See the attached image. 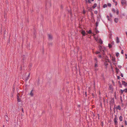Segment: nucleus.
I'll return each instance as SVG.
<instances>
[{
  "mask_svg": "<svg viewBox=\"0 0 127 127\" xmlns=\"http://www.w3.org/2000/svg\"><path fill=\"white\" fill-rule=\"evenodd\" d=\"M99 51H96V54H98L101 53L102 55H104V51L105 50V48L102 47L100 45L99 46Z\"/></svg>",
  "mask_w": 127,
  "mask_h": 127,
  "instance_id": "obj_1",
  "label": "nucleus"
},
{
  "mask_svg": "<svg viewBox=\"0 0 127 127\" xmlns=\"http://www.w3.org/2000/svg\"><path fill=\"white\" fill-rule=\"evenodd\" d=\"M30 75V73H27L26 72L25 73V77L26 81H27L29 79Z\"/></svg>",
  "mask_w": 127,
  "mask_h": 127,
  "instance_id": "obj_2",
  "label": "nucleus"
},
{
  "mask_svg": "<svg viewBox=\"0 0 127 127\" xmlns=\"http://www.w3.org/2000/svg\"><path fill=\"white\" fill-rule=\"evenodd\" d=\"M118 120V118L116 116L114 119V122L115 125H117L118 122L117 120Z\"/></svg>",
  "mask_w": 127,
  "mask_h": 127,
  "instance_id": "obj_3",
  "label": "nucleus"
},
{
  "mask_svg": "<svg viewBox=\"0 0 127 127\" xmlns=\"http://www.w3.org/2000/svg\"><path fill=\"white\" fill-rule=\"evenodd\" d=\"M121 2L122 5H123L126 4V0H122Z\"/></svg>",
  "mask_w": 127,
  "mask_h": 127,
  "instance_id": "obj_4",
  "label": "nucleus"
},
{
  "mask_svg": "<svg viewBox=\"0 0 127 127\" xmlns=\"http://www.w3.org/2000/svg\"><path fill=\"white\" fill-rule=\"evenodd\" d=\"M5 119L6 121H9V119L8 116L7 115V113H6L5 116Z\"/></svg>",
  "mask_w": 127,
  "mask_h": 127,
  "instance_id": "obj_5",
  "label": "nucleus"
},
{
  "mask_svg": "<svg viewBox=\"0 0 127 127\" xmlns=\"http://www.w3.org/2000/svg\"><path fill=\"white\" fill-rule=\"evenodd\" d=\"M122 84L125 87H126L127 86V83L125 82L124 81H122Z\"/></svg>",
  "mask_w": 127,
  "mask_h": 127,
  "instance_id": "obj_6",
  "label": "nucleus"
},
{
  "mask_svg": "<svg viewBox=\"0 0 127 127\" xmlns=\"http://www.w3.org/2000/svg\"><path fill=\"white\" fill-rule=\"evenodd\" d=\"M17 101L18 102H20L21 101V99L19 98V96L18 95V94H17Z\"/></svg>",
  "mask_w": 127,
  "mask_h": 127,
  "instance_id": "obj_7",
  "label": "nucleus"
},
{
  "mask_svg": "<svg viewBox=\"0 0 127 127\" xmlns=\"http://www.w3.org/2000/svg\"><path fill=\"white\" fill-rule=\"evenodd\" d=\"M81 33L83 35V36H84L86 34L85 31H84L82 30L81 31Z\"/></svg>",
  "mask_w": 127,
  "mask_h": 127,
  "instance_id": "obj_8",
  "label": "nucleus"
},
{
  "mask_svg": "<svg viewBox=\"0 0 127 127\" xmlns=\"http://www.w3.org/2000/svg\"><path fill=\"white\" fill-rule=\"evenodd\" d=\"M98 63H95V69L96 70H96V68L98 67Z\"/></svg>",
  "mask_w": 127,
  "mask_h": 127,
  "instance_id": "obj_9",
  "label": "nucleus"
},
{
  "mask_svg": "<svg viewBox=\"0 0 127 127\" xmlns=\"http://www.w3.org/2000/svg\"><path fill=\"white\" fill-rule=\"evenodd\" d=\"M120 42L119 40V37H117L116 39V42L118 43Z\"/></svg>",
  "mask_w": 127,
  "mask_h": 127,
  "instance_id": "obj_10",
  "label": "nucleus"
},
{
  "mask_svg": "<svg viewBox=\"0 0 127 127\" xmlns=\"http://www.w3.org/2000/svg\"><path fill=\"white\" fill-rule=\"evenodd\" d=\"M48 36L49 39L51 40V39H52V36L50 34H49L48 35Z\"/></svg>",
  "mask_w": 127,
  "mask_h": 127,
  "instance_id": "obj_11",
  "label": "nucleus"
},
{
  "mask_svg": "<svg viewBox=\"0 0 127 127\" xmlns=\"http://www.w3.org/2000/svg\"><path fill=\"white\" fill-rule=\"evenodd\" d=\"M33 91V90L32 89L31 92H30V95L32 96H33V93L32 92V91Z\"/></svg>",
  "mask_w": 127,
  "mask_h": 127,
  "instance_id": "obj_12",
  "label": "nucleus"
},
{
  "mask_svg": "<svg viewBox=\"0 0 127 127\" xmlns=\"http://www.w3.org/2000/svg\"><path fill=\"white\" fill-rule=\"evenodd\" d=\"M116 108L117 109H118L119 110H120L121 109V108L120 106V105H118L116 107Z\"/></svg>",
  "mask_w": 127,
  "mask_h": 127,
  "instance_id": "obj_13",
  "label": "nucleus"
},
{
  "mask_svg": "<svg viewBox=\"0 0 127 127\" xmlns=\"http://www.w3.org/2000/svg\"><path fill=\"white\" fill-rule=\"evenodd\" d=\"M99 43L101 44L102 43L103 41L101 39H100L99 40Z\"/></svg>",
  "mask_w": 127,
  "mask_h": 127,
  "instance_id": "obj_14",
  "label": "nucleus"
},
{
  "mask_svg": "<svg viewBox=\"0 0 127 127\" xmlns=\"http://www.w3.org/2000/svg\"><path fill=\"white\" fill-rule=\"evenodd\" d=\"M104 64L105 66V68H107V67L108 66V63H106V62H104Z\"/></svg>",
  "mask_w": 127,
  "mask_h": 127,
  "instance_id": "obj_15",
  "label": "nucleus"
},
{
  "mask_svg": "<svg viewBox=\"0 0 127 127\" xmlns=\"http://www.w3.org/2000/svg\"><path fill=\"white\" fill-rule=\"evenodd\" d=\"M119 120L120 121H122L123 120V117L122 116H120L119 117Z\"/></svg>",
  "mask_w": 127,
  "mask_h": 127,
  "instance_id": "obj_16",
  "label": "nucleus"
},
{
  "mask_svg": "<svg viewBox=\"0 0 127 127\" xmlns=\"http://www.w3.org/2000/svg\"><path fill=\"white\" fill-rule=\"evenodd\" d=\"M115 22H116V23H117L118 21V19L117 18H115Z\"/></svg>",
  "mask_w": 127,
  "mask_h": 127,
  "instance_id": "obj_17",
  "label": "nucleus"
},
{
  "mask_svg": "<svg viewBox=\"0 0 127 127\" xmlns=\"http://www.w3.org/2000/svg\"><path fill=\"white\" fill-rule=\"evenodd\" d=\"M97 6V4L96 3H95L93 6V8H95Z\"/></svg>",
  "mask_w": 127,
  "mask_h": 127,
  "instance_id": "obj_18",
  "label": "nucleus"
},
{
  "mask_svg": "<svg viewBox=\"0 0 127 127\" xmlns=\"http://www.w3.org/2000/svg\"><path fill=\"white\" fill-rule=\"evenodd\" d=\"M87 32L89 34H91L92 33V31L91 30H90L89 31H87Z\"/></svg>",
  "mask_w": 127,
  "mask_h": 127,
  "instance_id": "obj_19",
  "label": "nucleus"
},
{
  "mask_svg": "<svg viewBox=\"0 0 127 127\" xmlns=\"http://www.w3.org/2000/svg\"><path fill=\"white\" fill-rule=\"evenodd\" d=\"M94 60L95 61V63H98V61H97V59L96 58H94Z\"/></svg>",
  "mask_w": 127,
  "mask_h": 127,
  "instance_id": "obj_20",
  "label": "nucleus"
},
{
  "mask_svg": "<svg viewBox=\"0 0 127 127\" xmlns=\"http://www.w3.org/2000/svg\"><path fill=\"white\" fill-rule=\"evenodd\" d=\"M99 22L97 21L95 23V26L96 27H97L98 26V24Z\"/></svg>",
  "mask_w": 127,
  "mask_h": 127,
  "instance_id": "obj_21",
  "label": "nucleus"
},
{
  "mask_svg": "<svg viewBox=\"0 0 127 127\" xmlns=\"http://www.w3.org/2000/svg\"><path fill=\"white\" fill-rule=\"evenodd\" d=\"M109 62V60L108 59H106L105 60V62H106V63H107Z\"/></svg>",
  "mask_w": 127,
  "mask_h": 127,
  "instance_id": "obj_22",
  "label": "nucleus"
},
{
  "mask_svg": "<svg viewBox=\"0 0 127 127\" xmlns=\"http://www.w3.org/2000/svg\"><path fill=\"white\" fill-rule=\"evenodd\" d=\"M112 61L113 62H115V59L114 57L112 58Z\"/></svg>",
  "mask_w": 127,
  "mask_h": 127,
  "instance_id": "obj_23",
  "label": "nucleus"
},
{
  "mask_svg": "<svg viewBox=\"0 0 127 127\" xmlns=\"http://www.w3.org/2000/svg\"><path fill=\"white\" fill-rule=\"evenodd\" d=\"M106 17L108 21H111L110 19V18H109V17L108 16V15L107 16H106Z\"/></svg>",
  "mask_w": 127,
  "mask_h": 127,
  "instance_id": "obj_24",
  "label": "nucleus"
},
{
  "mask_svg": "<svg viewBox=\"0 0 127 127\" xmlns=\"http://www.w3.org/2000/svg\"><path fill=\"white\" fill-rule=\"evenodd\" d=\"M107 5L106 4H104L103 5V7L104 8L107 7Z\"/></svg>",
  "mask_w": 127,
  "mask_h": 127,
  "instance_id": "obj_25",
  "label": "nucleus"
},
{
  "mask_svg": "<svg viewBox=\"0 0 127 127\" xmlns=\"http://www.w3.org/2000/svg\"><path fill=\"white\" fill-rule=\"evenodd\" d=\"M112 45H111L110 44H108V47L109 48H111L112 47Z\"/></svg>",
  "mask_w": 127,
  "mask_h": 127,
  "instance_id": "obj_26",
  "label": "nucleus"
},
{
  "mask_svg": "<svg viewBox=\"0 0 127 127\" xmlns=\"http://www.w3.org/2000/svg\"><path fill=\"white\" fill-rule=\"evenodd\" d=\"M116 13L117 15H118L119 13V11L118 10H117L116 11Z\"/></svg>",
  "mask_w": 127,
  "mask_h": 127,
  "instance_id": "obj_27",
  "label": "nucleus"
},
{
  "mask_svg": "<svg viewBox=\"0 0 127 127\" xmlns=\"http://www.w3.org/2000/svg\"><path fill=\"white\" fill-rule=\"evenodd\" d=\"M119 54L118 53H116V56L117 57H118L119 56Z\"/></svg>",
  "mask_w": 127,
  "mask_h": 127,
  "instance_id": "obj_28",
  "label": "nucleus"
},
{
  "mask_svg": "<svg viewBox=\"0 0 127 127\" xmlns=\"http://www.w3.org/2000/svg\"><path fill=\"white\" fill-rule=\"evenodd\" d=\"M124 91L126 93L127 92V89L126 88L124 90Z\"/></svg>",
  "mask_w": 127,
  "mask_h": 127,
  "instance_id": "obj_29",
  "label": "nucleus"
},
{
  "mask_svg": "<svg viewBox=\"0 0 127 127\" xmlns=\"http://www.w3.org/2000/svg\"><path fill=\"white\" fill-rule=\"evenodd\" d=\"M121 92L122 93H123V92H124V90H120Z\"/></svg>",
  "mask_w": 127,
  "mask_h": 127,
  "instance_id": "obj_30",
  "label": "nucleus"
},
{
  "mask_svg": "<svg viewBox=\"0 0 127 127\" xmlns=\"http://www.w3.org/2000/svg\"><path fill=\"white\" fill-rule=\"evenodd\" d=\"M112 11L114 13H115V10L113 8L112 9Z\"/></svg>",
  "mask_w": 127,
  "mask_h": 127,
  "instance_id": "obj_31",
  "label": "nucleus"
},
{
  "mask_svg": "<svg viewBox=\"0 0 127 127\" xmlns=\"http://www.w3.org/2000/svg\"><path fill=\"white\" fill-rule=\"evenodd\" d=\"M108 5L109 6H111V4L110 3H109L108 4Z\"/></svg>",
  "mask_w": 127,
  "mask_h": 127,
  "instance_id": "obj_32",
  "label": "nucleus"
},
{
  "mask_svg": "<svg viewBox=\"0 0 127 127\" xmlns=\"http://www.w3.org/2000/svg\"><path fill=\"white\" fill-rule=\"evenodd\" d=\"M83 13L84 14H85V10H83Z\"/></svg>",
  "mask_w": 127,
  "mask_h": 127,
  "instance_id": "obj_33",
  "label": "nucleus"
},
{
  "mask_svg": "<svg viewBox=\"0 0 127 127\" xmlns=\"http://www.w3.org/2000/svg\"><path fill=\"white\" fill-rule=\"evenodd\" d=\"M121 53L122 54H123L124 53V51L123 50H122V51H121Z\"/></svg>",
  "mask_w": 127,
  "mask_h": 127,
  "instance_id": "obj_34",
  "label": "nucleus"
},
{
  "mask_svg": "<svg viewBox=\"0 0 127 127\" xmlns=\"http://www.w3.org/2000/svg\"><path fill=\"white\" fill-rule=\"evenodd\" d=\"M95 31L96 33H97L99 32V31L97 30H96Z\"/></svg>",
  "mask_w": 127,
  "mask_h": 127,
  "instance_id": "obj_35",
  "label": "nucleus"
},
{
  "mask_svg": "<svg viewBox=\"0 0 127 127\" xmlns=\"http://www.w3.org/2000/svg\"><path fill=\"white\" fill-rule=\"evenodd\" d=\"M97 27H95V30L96 31V30H97Z\"/></svg>",
  "mask_w": 127,
  "mask_h": 127,
  "instance_id": "obj_36",
  "label": "nucleus"
},
{
  "mask_svg": "<svg viewBox=\"0 0 127 127\" xmlns=\"http://www.w3.org/2000/svg\"><path fill=\"white\" fill-rule=\"evenodd\" d=\"M98 57H99V58H101L102 56L101 55H99L98 56Z\"/></svg>",
  "mask_w": 127,
  "mask_h": 127,
  "instance_id": "obj_37",
  "label": "nucleus"
},
{
  "mask_svg": "<svg viewBox=\"0 0 127 127\" xmlns=\"http://www.w3.org/2000/svg\"><path fill=\"white\" fill-rule=\"evenodd\" d=\"M125 56L126 57V58L127 59V55L126 54H125Z\"/></svg>",
  "mask_w": 127,
  "mask_h": 127,
  "instance_id": "obj_38",
  "label": "nucleus"
},
{
  "mask_svg": "<svg viewBox=\"0 0 127 127\" xmlns=\"http://www.w3.org/2000/svg\"><path fill=\"white\" fill-rule=\"evenodd\" d=\"M88 2L90 3H91L90 0H88Z\"/></svg>",
  "mask_w": 127,
  "mask_h": 127,
  "instance_id": "obj_39",
  "label": "nucleus"
},
{
  "mask_svg": "<svg viewBox=\"0 0 127 127\" xmlns=\"http://www.w3.org/2000/svg\"><path fill=\"white\" fill-rule=\"evenodd\" d=\"M121 76L122 77H123V74L122 73H121Z\"/></svg>",
  "mask_w": 127,
  "mask_h": 127,
  "instance_id": "obj_40",
  "label": "nucleus"
},
{
  "mask_svg": "<svg viewBox=\"0 0 127 127\" xmlns=\"http://www.w3.org/2000/svg\"><path fill=\"white\" fill-rule=\"evenodd\" d=\"M117 78L118 79H120V76H117Z\"/></svg>",
  "mask_w": 127,
  "mask_h": 127,
  "instance_id": "obj_41",
  "label": "nucleus"
},
{
  "mask_svg": "<svg viewBox=\"0 0 127 127\" xmlns=\"http://www.w3.org/2000/svg\"><path fill=\"white\" fill-rule=\"evenodd\" d=\"M115 5H117V2L116 1H115Z\"/></svg>",
  "mask_w": 127,
  "mask_h": 127,
  "instance_id": "obj_42",
  "label": "nucleus"
},
{
  "mask_svg": "<svg viewBox=\"0 0 127 127\" xmlns=\"http://www.w3.org/2000/svg\"><path fill=\"white\" fill-rule=\"evenodd\" d=\"M112 44H114V42H112Z\"/></svg>",
  "mask_w": 127,
  "mask_h": 127,
  "instance_id": "obj_43",
  "label": "nucleus"
},
{
  "mask_svg": "<svg viewBox=\"0 0 127 127\" xmlns=\"http://www.w3.org/2000/svg\"><path fill=\"white\" fill-rule=\"evenodd\" d=\"M125 124L126 125H127V121H125Z\"/></svg>",
  "mask_w": 127,
  "mask_h": 127,
  "instance_id": "obj_44",
  "label": "nucleus"
},
{
  "mask_svg": "<svg viewBox=\"0 0 127 127\" xmlns=\"http://www.w3.org/2000/svg\"><path fill=\"white\" fill-rule=\"evenodd\" d=\"M22 111L23 112V113H24V110L23 108L22 109Z\"/></svg>",
  "mask_w": 127,
  "mask_h": 127,
  "instance_id": "obj_45",
  "label": "nucleus"
},
{
  "mask_svg": "<svg viewBox=\"0 0 127 127\" xmlns=\"http://www.w3.org/2000/svg\"><path fill=\"white\" fill-rule=\"evenodd\" d=\"M95 13H97V11H95Z\"/></svg>",
  "mask_w": 127,
  "mask_h": 127,
  "instance_id": "obj_46",
  "label": "nucleus"
},
{
  "mask_svg": "<svg viewBox=\"0 0 127 127\" xmlns=\"http://www.w3.org/2000/svg\"><path fill=\"white\" fill-rule=\"evenodd\" d=\"M115 0H113V1L114 2H115Z\"/></svg>",
  "mask_w": 127,
  "mask_h": 127,
  "instance_id": "obj_47",
  "label": "nucleus"
},
{
  "mask_svg": "<svg viewBox=\"0 0 127 127\" xmlns=\"http://www.w3.org/2000/svg\"><path fill=\"white\" fill-rule=\"evenodd\" d=\"M119 68H121V66H119Z\"/></svg>",
  "mask_w": 127,
  "mask_h": 127,
  "instance_id": "obj_48",
  "label": "nucleus"
},
{
  "mask_svg": "<svg viewBox=\"0 0 127 127\" xmlns=\"http://www.w3.org/2000/svg\"><path fill=\"white\" fill-rule=\"evenodd\" d=\"M120 87H122V85H121H121L120 86Z\"/></svg>",
  "mask_w": 127,
  "mask_h": 127,
  "instance_id": "obj_49",
  "label": "nucleus"
},
{
  "mask_svg": "<svg viewBox=\"0 0 127 127\" xmlns=\"http://www.w3.org/2000/svg\"><path fill=\"white\" fill-rule=\"evenodd\" d=\"M121 127H124V126L123 125H122L121 126Z\"/></svg>",
  "mask_w": 127,
  "mask_h": 127,
  "instance_id": "obj_50",
  "label": "nucleus"
},
{
  "mask_svg": "<svg viewBox=\"0 0 127 127\" xmlns=\"http://www.w3.org/2000/svg\"><path fill=\"white\" fill-rule=\"evenodd\" d=\"M126 35H127V32H126Z\"/></svg>",
  "mask_w": 127,
  "mask_h": 127,
  "instance_id": "obj_51",
  "label": "nucleus"
},
{
  "mask_svg": "<svg viewBox=\"0 0 127 127\" xmlns=\"http://www.w3.org/2000/svg\"><path fill=\"white\" fill-rule=\"evenodd\" d=\"M98 117H99V114H98Z\"/></svg>",
  "mask_w": 127,
  "mask_h": 127,
  "instance_id": "obj_52",
  "label": "nucleus"
},
{
  "mask_svg": "<svg viewBox=\"0 0 127 127\" xmlns=\"http://www.w3.org/2000/svg\"><path fill=\"white\" fill-rule=\"evenodd\" d=\"M86 2H87V0H85Z\"/></svg>",
  "mask_w": 127,
  "mask_h": 127,
  "instance_id": "obj_53",
  "label": "nucleus"
},
{
  "mask_svg": "<svg viewBox=\"0 0 127 127\" xmlns=\"http://www.w3.org/2000/svg\"><path fill=\"white\" fill-rule=\"evenodd\" d=\"M92 0V1H94V0Z\"/></svg>",
  "mask_w": 127,
  "mask_h": 127,
  "instance_id": "obj_54",
  "label": "nucleus"
},
{
  "mask_svg": "<svg viewBox=\"0 0 127 127\" xmlns=\"http://www.w3.org/2000/svg\"><path fill=\"white\" fill-rule=\"evenodd\" d=\"M3 127H4V125H3Z\"/></svg>",
  "mask_w": 127,
  "mask_h": 127,
  "instance_id": "obj_55",
  "label": "nucleus"
},
{
  "mask_svg": "<svg viewBox=\"0 0 127 127\" xmlns=\"http://www.w3.org/2000/svg\"><path fill=\"white\" fill-rule=\"evenodd\" d=\"M85 94L86 95V93H85Z\"/></svg>",
  "mask_w": 127,
  "mask_h": 127,
  "instance_id": "obj_56",
  "label": "nucleus"
},
{
  "mask_svg": "<svg viewBox=\"0 0 127 127\" xmlns=\"http://www.w3.org/2000/svg\"><path fill=\"white\" fill-rule=\"evenodd\" d=\"M100 104H101V105H102V104H101V103Z\"/></svg>",
  "mask_w": 127,
  "mask_h": 127,
  "instance_id": "obj_57",
  "label": "nucleus"
},
{
  "mask_svg": "<svg viewBox=\"0 0 127 127\" xmlns=\"http://www.w3.org/2000/svg\"><path fill=\"white\" fill-rule=\"evenodd\" d=\"M78 106H79V105H78Z\"/></svg>",
  "mask_w": 127,
  "mask_h": 127,
  "instance_id": "obj_58",
  "label": "nucleus"
},
{
  "mask_svg": "<svg viewBox=\"0 0 127 127\" xmlns=\"http://www.w3.org/2000/svg\"><path fill=\"white\" fill-rule=\"evenodd\" d=\"M116 127H117L116 126Z\"/></svg>",
  "mask_w": 127,
  "mask_h": 127,
  "instance_id": "obj_59",
  "label": "nucleus"
}]
</instances>
